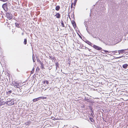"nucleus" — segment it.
<instances>
[{"label": "nucleus", "mask_w": 128, "mask_h": 128, "mask_svg": "<svg viewBox=\"0 0 128 128\" xmlns=\"http://www.w3.org/2000/svg\"><path fill=\"white\" fill-rule=\"evenodd\" d=\"M88 96L87 93L80 90V100L84 101Z\"/></svg>", "instance_id": "f257e3e1"}, {"label": "nucleus", "mask_w": 128, "mask_h": 128, "mask_svg": "<svg viewBox=\"0 0 128 128\" xmlns=\"http://www.w3.org/2000/svg\"><path fill=\"white\" fill-rule=\"evenodd\" d=\"M87 76L85 73L83 72V74H80V80L82 82L86 80Z\"/></svg>", "instance_id": "f03ea898"}, {"label": "nucleus", "mask_w": 128, "mask_h": 128, "mask_svg": "<svg viewBox=\"0 0 128 128\" xmlns=\"http://www.w3.org/2000/svg\"><path fill=\"white\" fill-rule=\"evenodd\" d=\"M89 109L90 110V112H91L90 116H92V117H94V108L92 107V106H89Z\"/></svg>", "instance_id": "7ed1b4c3"}, {"label": "nucleus", "mask_w": 128, "mask_h": 128, "mask_svg": "<svg viewBox=\"0 0 128 128\" xmlns=\"http://www.w3.org/2000/svg\"><path fill=\"white\" fill-rule=\"evenodd\" d=\"M84 111H82V110L80 109V112L81 113V114H80V118H82L86 119L87 118L86 115V114L84 113Z\"/></svg>", "instance_id": "20e7f679"}, {"label": "nucleus", "mask_w": 128, "mask_h": 128, "mask_svg": "<svg viewBox=\"0 0 128 128\" xmlns=\"http://www.w3.org/2000/svg\"><path fill=\"white\" fill-rule=\"evenodd\" d=\"M90 98H88V96L86 98L84 101L87 102L90 104H93L94 103V100H92L90 99Z\"/></svg>", "instance_id": "39448f33"}, {"label": "nucleus", "mask_w": 128, "mask_h": 128, "mask_svg": "<svg viewBox=\"0 0 128 128\" xmlns=\"http://www.w3.org/2000/svg\"><path fill=\"white\" fill-rule=\"evenodd\" d=\"M8 3H6L3 4L2 5V8L6 12L8 10Z\"/></svg>", "instance_id": "423d86ee"}, {"label": "nucleus", "mask_w": 128, "mask_h": 128, "mask_svg": "<svg viewBox=\"0 0 128 128\" xmlns=\"http://www.w3.org/2000/svg\"><path fill=\"white\" fill-rule=\"evenodd\" d=\"M14 104V100H8L6 102V104L8 105H12Z\"/></svg>", "instance_id": "0eeeda50"}, {"label": "nucleus", "mask_w": 128, "mask_h": 128, "mask_svg": "<svg viewBox=\"0 0 128 128\" xmlns=\"http://www.w3.org/2000/svg\"><path fill=\"white\" fill-rule=\"evenodd\" d=\"M6 16L7 18L9 20H10L12 18V14L10 12H7L6 14Z\"/></svg>", "instance_id": "6e6552de"}, {"label": "nucleus", "mask_w": 128, "mask_h": 128, "mask_svg": "<svg viewBox=\"0 0 128 128\" xmlns=\"http://www.w3.org/2000/svg\"><path fill=\"white\" fill-rule=\"evenodd\" d=\"M12 84L15 87H16L17 88H19L21 86L20 84L16 82H13Z\"/></svg>", "instance_id": "1a4fd4ad"}, {"label": "nucleus", "mask_w": 128, "mask_h": 128, "mask_svg": "<svg viewBox=\"0 0 128 128\" xmlns=\"http://www.w3.org/2000/svg\"><path fill=\"white\" fill-rule=\"evenodd\" d=\"M93 47L95 49L98 50H100L102 49L101 47L95 44L93 45Z\"/></svg>", "instance_id": "9d476101"}, {"label": "nucleus", "mask_w": 128, "mask_h": 128, "mask_svg": "<svg viewBox=\"0 0 128 128\" xmlns=\"http://www.w3.org/2000/svg\"><path fill=\"white\" fill-rule=\"evenodd\" d=\"M84 40V42H85L86 43H87L88 45L93 47V46L94 44H93L92 43L88 40H87L86 39L85 40Z\"/></svg>", "instance_id": "9b49d317"}, {"label": "nucleus", "mask_w": 128, "mask_h": 128, "mask_svg": "<svg viewBox=\"0 0 128 128\" xmlns=\"http://www.w3.org/2000/svg\"><path fill=\"white\" fill-rule=\"evenodd\" d=\"M80 108H82V109H81L82 111H84L85 110V108H84L85 105L82 102L80 103Z\"/></svg>", "instance_id": "f8f14e48"}, {"label": "nucleus", "mask_w": 128, "mask_h": 128, "mask_svg": "<svg viewBox=\"0 0 128 128\" xmlns=\"http://www.w3.org/2000/svg\"><path fill=\"white\" fill-rule=\"evenodd\" d=\"M127 50H128V48L127 49H122L120 50H118V54H122L125 52V51Z\"/></svg>", "instance_id": "ddd939ff"}, {"label": "nucleus", "mask_w": 128, "mask_h": 128, "mask_svg": "<svg viewBox=\"0 0 128 128\" xmlns=\"http://www.w3.org/2000/svg\"><path fill=\"white\" fill-rule=\"evenodd\" d=\"M84 68H82V70H80V74H83V73H85V66H86L85 64H84Z\"/></svg>", "instance_id": "4468645a"}, {"label": "nucleus", "mask_w": 128, "mask_h": 128, "mask_svg": "<svg viewBox=\"0 0 128 128\" xmlns=\"http://www.w3.org/2000/svg\"><path fill=\"white\" fill-rule=\"evenodd\" d=\"M116 85V84H111L110 83H108V86L110 88L112 86L114 87V86Z\"/></svg>", "instance_id": "2eb2a0df"}, {"label": "nucleus", "mask_w": 128, "mask_h": 128, "mask_svg": "<svg viewBox=\"0 0 128 128\" xmlns=\"http://www.w3.org/2000/svg\"><path fill=\"white\" fill-rule=\"evenodd\" d=\"M54 16H56L57 18H60V15L59 13H57Z\"/></svg>", "instance_id": "dca6fc26"}, {"label": "nucleus", "mask_w": 128, "mask_h": 128, "mask_svg": "<svg viewBox=\"0 0 128 128\" xmlns=\"http://www.w3.org/2000/svg\"><path fill=\"white\" fill-rule=\"evenodd\" d=\"M88 22H87L85 21L84 22V24L85 26L86 27V30L89 33L88 31V27L87 26H88Z\"/></svg>", "instance_id": "f3484780"}, {"label": "nucleus", "mask_w": 128, "mask_h": 128, "mask_svg": "<svg viewBox=\"0 0 128 128\" xmlns=\"http://www.w3.org/2000/svg\"><path fill=\"white\" fill-rule=\"evenodd\" d=\"M84 89H86V88L85 87L84 85L81 84V85H80V90H84Z\"/></svg>", "instance_id": "a211bd4d"}, {"label": "nucleus", "mask_w": 128, "mask_h": 128, "mask_svg": "<svg viewBox=\"0 0 128 128\" xmlns=\"http://www.w3.org/2000/svg\"><path fill=\"white\" fill-rule=\"evenodd\" d=\"M128 66V64H126L123 65L122 67L123 68L126 69Z\"/></svg>", "instance_id": "6ab92c4d"}, {"label": "nucleus", "mask_w": 128, "mask_h": 128, "mask_svg": "<svg viewBox=\"0 0 128 128\" xmlns=\"http://www.w3.org/2000/svg\"><path fill=\"white\" fill-rule=\"evenodd\" d=\"M115 81H116L114 80L113 79H110L108 81V82L111 83V84H114L112 82H114Z\"/></svg>", "instance_id": "aec40b11"}, {"label": "nucleus", "mask_w": 128, "mask_h": 128, "mask_svg": "<svg viewBox=\"0 0 128 128\" xmlns=\"http://www.w3.org/2000/svg\"><path fill=\"white\" fill-rule=\"evenodd\" d=\"M112 53L113 54H116V55L119 54L118 52V51L117 50H115L112 51Z\"/></svg>", "instance_id": "412c9836"}, {"label": "nucleus", "mask_w": 128, "mask_h": 128, "mask_svg": "<svg viewBox=\"0 0 128 128\" xmlns=\"http://www.w3.org/2000/svg\"><path fill=\"white\" fill-rule=\"evenodd\" d=\"M15 24L16 27H17L18 28H19L20 27V23L18 22H16L15 23Z\"/></svg>", "instance_id": "4be33fe9"}, {"label": "nucleus", "mask_w": 128, "mask_h": 128, "mask_svg": "<svg viewBox=\"0 0 128 128\" xmlns=\"http://www.w3.org/2000/svg\"><path fill=\"white\" fill-rule=\"evenodd\" d=\"M112 15H113L114 16H116L118 15V14L116 12L114 13V12H112Z\"/></svg>", "instance_id": "5701e85b"}, {"label": "nucleus", "mask_w": 128, "mask_h": 128, "mask_svg": "<svg viewBox=\"0 0 128 128\" xmlns=\"http://www.w3.org/2000/svg\"><path fill=\"white\" fill-rule=\"evenodd\" d=\"M90 120L92 122H95L94 120L92 118L90 117L89 118Z\"/></svg>", "instance_id": "b1692460"}, {"label": "nucleus", "mask_w": 128, "mask_h": 128, "mask_svg": "<svg viewBox=\"0 0 128 128\" xmlns=\"http://www.w3.org/2000/svg\"><path fill=\"white\" fill-rule=\"evenodd\" d=\"M60 7L58 6H57L56 7V10L58 11L60 9Z\"/></svg>", "instance_id": "393cba45"}, {"label": "nucleus", "mask_w": 128, "mask_h": 128, "mask_svg": "<svg viewBox=\"0 0 128 128\" xmlns=\"http://www.w3.org/2000/svg\"><path fill=\"white\" fill-rule=\"evenodd\" d=\"M72 24L74 27L76 26V24L74 21L72 22Z\"/></svg>", "instance_id": "a878e982"}, {"label": "nucleus", "mask_w": 128, "mask_h": 128, "mask_svg": "<svg viewBox=\"0 0 128 128\" xmlns=\"http://www.w3.org/2000/svg\"><path fill=\"white\" fill-rule=\"evenodd\" d=\"M55 64H56V69H57V68H58L59 67V66H58V65H59L58 63V62H57Z\"/></svg>", "instance_id": "bb28decb"}, {"label": "nucleus", "mask_w": 128, "mask_h": 128, "mask_svg": "<svg viewBox=\"0 0 128 128\" xmlns=\"http://www.w3.org/2000/svg\"><path fill=\"white\" fill-rule=\"evenodd\" d=\"M12 92V91L11 90H10L9 91H8V92H6V93L8 95H9L10 94H11Z\"/></svg>", "instance_id": "cd10ccee"}, {"label": "nucleus", "mask_w": 128, "mask_h": 128, "mask_svg": "<svg viewBox=\"0 0 128 128\" xmlns=\"http://www.w3.org/2000/svg\"><path fill=\"white\" fill-rule=\"evenodd\" d=\"M61 24L62 25V26L63 27H64L65 26L64 23L63 22L62 20L61 21Z\"/></svg>", "instance_id": "c85d7f7f"}, {"label": "nucleus", "mask_w": 128, "mask_h": 128, "mask_svg": "<svg viewBox=\"0 0 128 128\" xmlns=\"http://www.w3.org/2000/svg\"><path fill=\"white\" fill-rule=\"evenodd\" d=\"M35 98V99H33V102H35L36 101H37L38 100H39L38 98Z\"/></svg>", "instance_id": "c756f323"}, {"label": "nucleus", "mask_w": 128, "mask_h": 128, "mask_svg": "<svg viewBox=\"0 0 128 128\" xmlns=\"http://www.w3.org/2000/svg\"><path fill=\"white\" fill-rule=\"evenodd\" d=\"M17 90L18 92L20 93L22 92V90L19 88H18L17 89Z\"/></svg>", "instance_id": "7c9ffc66"}, {"label": "nucleus", "mask_w": 128, "mask_h": 128, "mask_svg": "<svg viewBox=\"0 0 128 128\" xmlns=\"http://www.w3.org/2000/svg\"><path fill=\"white\" fill-rule=\"evenodd\" d=\"M97 122V123H96L95 124H96V125H95V126H96V127L98 128L99 126V124L98 123V121Z\"/></svg>", "instance_id": "2f4dec72"}, {"label": "nucleus", "mask_w": 128, "mask_h": 128, "mask_svg": "<svg viewBox=\"0 0 128 128\" xmlns=\"http://www.w3.org/2000/svg\"><path fill=\"white\" fill-rule=\"evenodd\" d=\"M106 10L105 8L104 7H102V8H100V11H101V12H102V10Z\"/></svg>", "instance_id": "473e14b6"}, {"label": "nucleus", "mask_w": 128, "mask_h": 128, "mask_svg": "<svg viewBox=\"0 0 128 128\" xmlns=\"http://www.w3.org/2000/svg\"><path fill=\"white\" fill-rule=\"evenodd\" d=\"M40 70L39 68L38 67H37L36 69V72L37 73Z\"/></svg>", "instance_id": "72a5a7b5"}, {"label": "nucleus", "mask_w": 128, "mask_h": 128, "mask_svg": "<svg viewBox=\"0 0 128 128\" xmlns=\"http://www.w3.org/2000/svg\"><path fill=\"white\" fill-rule=\"evenodd\" d=\"M24 44H27V40L26 38H25L24 40Z\"/></svg>", "instance_id": "f704fd0d"}, {"label": "nucleus", "mask_w": 128, "mask_h": 128, "mask_svg": "<svg viewBox=\"0 0 128 128\" xmlns=\"http://www.w3.org/2000/svg\"><path fill=\"white\" fill-rule=\"evenodd\" d=\"M103 50L104 52V53L105 52L106 54L107 53H109L110 52H109L108 51L106 50Z\"/></svg>", "instance_id": "c9c22d12"}, {"label": "nucleus", "mask_w": 128, "mask_h": 128, "mask_svg": "<svg viewBox=\"0 0 128 128\" xmlns=\"http://www.w3.org/2000/svg\"><path fill=\"white\" fill-rule=\"evenodd\" d=\"M80 39H81L83 40L84 41V40H85L86 39L83 36H82V37L81 36Z\"/></svg>", "instance_id": "e433bc0d"}, {"label": "nucleus", "mask_w": 128, "mask_h": 128, "mask_svg": "<svg viewBox=\"0 0 128 128\" xmlns=\"http://www.w3.org/2000/svg\"><path fill=\"white\" fill-rule=\"evenodd\" d=\"M40 64L42 68H44V64L43 63H42L41 62H40Z\"/></svg>", "instance_id": "4c0bfd02"}, {"label": "nucleus", "mask_w": 128, "mask_h": 128, "mask_svg": "<svg viewBox=\"0 0 128 128\" xmlns=\"http://www.w3.org/2000/svg\"><path fill=\"white\" fill-rule=\"evenodd\" d=\"M34 67L33 68L32 71H31V73L33 74L34 73Z\"/></svg>", "instance_id": "58836bf2"}, {"label": "nucleus", "mask_w": 128, "mask_h": 128, "mask_svg": "<svg viewBox=\"0 0 128 128\" xmlns=\"http://www.w3.org/2000/svg\"><path fill=\"white\" fill-rule=\"evenodd\" d=\"M34 58H35V57L33 55V56H32V59H33V61L34 62H35V60H34Z\"/></svg>", "instance_id": "ea45409f"}, {"label": "nucleus", "mask_w": 128, "mask_h": 128, "mask_svg": "<svg viewBox=\"0 0 128 128\" xmlns=\"http://www.w3.org/2000/svg\"><path fill=\"white\" fill-rule=\"evenodd\" d=\"M86 48L85 46L83 47V48H82H82H82L84 49H86V48Z\"/></svg>", "instance_id": "a19ab883"}, {"label": "nucleus", "mask_w": 128, "mask_h": 128, "mask_svg": "<svg viewBox=\"0 0 128 128\" xmlns=\"http://www.w3.org/2000/svg\"><path fill=\"white\" fill-rule=\"evenodd\" d=\"M0 1L3 2H7L8 1V0H0Z\"/></svg>", "instance_id": "79ce46f5"}, {"label": "nucleus", "mask_w": 128, "mask_h": 128, "mask_svg": "<svg viewBox=\"0 0 128 128\" xmlns=\"http://www.w3.org/2000/svg\"><path fill=\"white\" fill-rule=\"evenodd\" d=\"M46 82V83L47 84H48L49 83L48 82L47 80L44 81V82Z\"/></svg>", "instance_id": "37998d69"}, {"label": "nucleus", "mask_w": 128, "mask_h": 128, "mask_svg": "<svg viewBox=\"0 0 128 128\" xmlns=\"http://www.w3.org/2000/svg\"><path fill=\"white\" fill-rule=\"evenodd\" d=\"M77 32V34H78V35L80 37V33H78Z\"/></svg>", "instance_id": "c03bdc74"}, {"label": "nucleus", "mask_w": 128, "mask_h": 128, "mask_svg": "<svg viewBox=\"0 0 128 128\" xmlns=\"http://www.w3.org/2000/svg\"><path fill=\"white\" fill-rule=\"evenodd\" d=\"M122 56H119V57H117L116 58H122Z\"/></svg>", "instance_id": "a18cd8bd"}, {"label": "nucleus", "mask_w": 128, "mask_h": 128, "mask_svg": "<svg viewBox=\"0 0 128 128\" xmlns=\"http://www.w3.org/2000/svg\"><path fill=\"white\" fill-rule=\"evenodd\" d=\"M72 7H73V3L72 2L71 4V8H72Z\"/></svg>", "instance_id": "49530a36"}, {"label": "nucleus", "mask_w": 128, "mask_h": 128, "mask_svg": "<svg viewBox=\"0 0 128 128\" xmlns=\"http://www.w3.org/2000/svg\"><path fill=\"white\" fill-rule=\"evenodd\" d=\"M103 50L102 49L101 50V53H103V54H104V52H102L103 50Z\"/></svg>", "instance_id": "de8ad7c7"}, {"label": "nucleus", "mask_w": 128, "mask_h": 128, "mask_svg": "<svg viewBox=\"0 0 128 128\" xmlns=\"http://www.w3.org/2000/svg\"><path fill=\"white\" fill-rule=\"evenodd\" d=\"M87 49L88 50L90 51V52H91V50L89 48H87Z\"/></svg>", "instance_id": "09e8293b"}, {"label": "nucleus", "mask_w": 128, "mask_h": 128, "mask_svg": "<svg viewBox=\"0 0 128 128\" xmlns=\"http://www.w3.org/2000/svg\"><path fill=\"white\" fill-rule=\"evenodd\" d=\"M103 55V56H105V57L108 56L106 55Z\"/></svg>", "instance_id": "8fccbe9b"}, {"label": "nucleus", "mask_w": 128, "mask_h": 128, "mask_svg": "<svg viewBox=\"0 0 128 128\" xmlns=\"http://www.w3.org/2000/svg\"><path fill=\"white\" fill-rule=\"evenodd\" d=\"M11 100L10 99H9V98L7 99V101H8V100Z\"/></svg>", "instance_id": "3c124183"}, {"label": "nucleus", "mask_w": 128, "mask_h": 128, "mask_svg": "<svg viewBox=\"0 0 128 128\" xmlns=\"http://www.w3.org/2000/svg\"><path fill=\"white\" fill-rule=\"evenodd\" d=\"M76 32H79V33H80V31H79V30H76Z\"/></svg>", "instance_id": "603ef678"}, {"label": "nucleus", "mask_w": 128, "mask_h": 128, "mask_svg": "<svg viewBox=\"0 0 128 128\" xmlns=\"http://www.w3.org/2000/svg\"><path fill=\"white\" fill-rule=\"evenodd\" d=\"M74 2H76L75 1H74ZM75 4H76V3L75 2H74V6H75Z\"/></svg>", "instance_id": "864d4df0"}, {"label": "nucleus", "mask_w": 128, "mask_h": 128, "mask_svg": "<svg viewBox=\"0 0 128 128\" xmlns=\"http://www.w3.org/2000/svg\"><path fill=\"white\" fill-rule=\"evenodd\" d=\"M109 53H106V54H109V55H110V54H109Z\"/></svg>", "instance_id": "5fc2aeb1"}, {"label": "nucleus", "mask_w": 128, "mask_h": 128, "mask_svg": "<svg viewBox=\"0 0 128 128\" xmlns=\"http://www.w3.org/2000/svg\"><path fill=\"white\" fill-rule=\"evenodd\" d=\"M24 34L23 32H22V35H23Z\"/></svg>", "instance_id": "6e6d98bb"}, {"label": "nucleus", "mask_w": 128, "mask_h": 128, "mask_svg": "<svg viewBox=\"0 0 128 128\" xmlns=\"http://www.w3.org/2000/svg\"><path fill=\"white\" fill-rule=\"evenodd\" d=\"M70 12H68V14H70Z\"/></svg>", "instance_id": "4d7b16f0"}, {"label": "nucleus", "mask_w": 128, "mask_h": 128, "mask_svg": "<svg viewBox=\"0 0 128 128\" xmlns=\"http://www.w3.org/2000/svg\"><path fill=\"white\" fill-rule=\"evenodd\" d=\"M92 9H91V10H90V12H91V10H92Z\"/></svg>", "instance_id": "13d9d810"}, {"label": "nucleus", "mask_w": 128, "mask_h": 128, "mask_svg": "<svg viewBox=\"0 0 128 128\" xmlns=\"http://www.w3.org/2000/svg\"><path fill=\"white\" fill-rule=\"evenodd\" d=\"M102 119L104 120V118H102Z\"/></svg>", "instance_id": "bf43d9fd"}, {"label": "nucleus", "mask_w": 128, "mask_h": 128, "mask_svg": "<svg viewBox=\"0 0 128 128\" xmlns=\"http://www.w3.org/2000/svg\"><path fill=\"white\" fill-rule=\"evenodd\" d=\"M80 34V35H81L82 36V35L81 34Z\"/></svg>", "instance_id": "052dcab7"}, {"label": "nucleus", "mask_w": 128, "mask_h": 128, "mask_svg": "<svg viewBox=\"0 0 128 128\" xmlns=\"http://www.w3.org/2000/svg\"><path fill=\"white\" fill-rule=\"evenodd\" d=\"M90 16H91V14H90Z\"/></svg>", "instance_id": "680f3d73"}, {"label": "nucleus", "mask_w": 128, "mask_h": 128, "mask_svg": "<svg viewBox=\"0 0 128 128\" xmlns=\"http://www.w3.org/2000/svg\"><path fill=\"white\" fill-rule=\"evenodd\" d=\"M108 5H110V4H108Z\"/></svg>", "instance_id": "e2e57ef3"}, {"label": "nucleus", "mask_w": 128, "mask_h": 128, "mask_svg": "<svg viewBox=\"0 0 128 128\" xmlns=\"http://www.w3.org/2000/svg\"><path fill=\"white\" fill-rule=\"evenodd\" d=\"M80 60H81V58L80 59Z\"/></svg>", "instance_id": "0e129e2a"}, {"label": "nucleus", "mask_w": 128, "mask_h": 128, "mask_svg": "<svg viewBox=\"0 0 128 128\" xmlns=\"http://www.w3.org/2000/svg\"><path fill=\"white\" fill-rule=\"evenodd\" d=\"M100 122H99V123H100Z\"/></svg>", "instance_id": "69168bd1"}, {"label": "nucleus", "mask_w": 128, "mask_h": 128, "mask_svg": "<svg viewBox=\"0 0 128 128\" xmlns=\"http://www.w3.org/2000/svg\"><path fill=\"white\" fill-rule=\"evenodd\" d=\"M127 70H128V69Z\"/></svg>", "instance_id": "338daca9"}]
</instances>
